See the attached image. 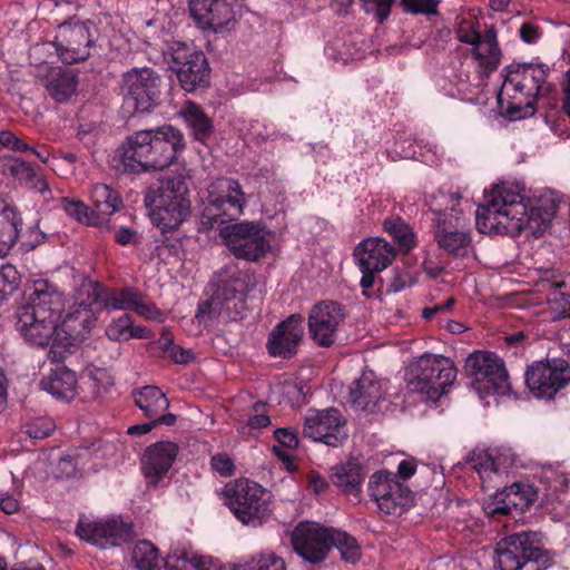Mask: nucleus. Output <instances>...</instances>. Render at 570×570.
<instances>
[{
  "label": "nucleus",
  "instance_id": "obj_42",
  "mask_svg": "<svg viewBox=\"0 0 570 570\" xmlns=\"http://www.w3.org/2000/svg\"><path fill=\"white\" fill-rule=\"evenodd\" d=\"M335 547L341 554V559L351 564H355L362 557V549L356 538L346 531L331 528V549Z\"/></svg>",
  "mask_w": 570,
  "mask_h": 570
},
{
  "label": "nucleus",
  "instance_id": "obj_52",
  "mask_svg": "<svg viewBox=\"0 0 570 570\" xmlns=\"http://www.w3.org/2000/svg\"><path fill=\"white\" fill-rule=\"evenodd\" d=\"M222 304L232 321L243 320L248 311L247 296L222 295Z\"/></svg>",
  "mask_w": 570,
  "mask_h": 570
},
{
  "label": "nucleus",
  "instance_id": "obj_47",
  "mask_svg": "<svg viewBox=\"0 0 570 570\" xmlns=\"http://www.w3.org/2000/svg\"><path fill=\"white\" fill-rule=\"evenodd\" d=\"M255 286V278L247 272H237L225 282L222 287V295H237V297L247 296L248 292Z\"/></svg>",
  "mask_w": 570,
  "mask_h": 570
},
{
  "label": "nucleus",
  "instance_id": "obj_50",
  "mask_svg": "<svg viewBox=\"0 0 570 570\" xmlns=\"http://www.w3.org/2000/svg\"><path fill=\"white\" fill-rule=\"evenodd\" d=\"M132 317L124 313L119 317L114 318L106 327V336L114 342L128 341V334Z\"/></svg>",
  "mask_w": 570,
  "mask_h": 570
},
{
  "label": "nucleus",
  "instance_id": "obj_8",
  "mask_svg": "<svg viewBox=\"0 0 570 570\" xmlns=\"http://www.w3.org/2000/svg\"><path fill=\"white\" fill-rule=\"evenodd\" d=\"M463 372L471 387L481 396H510L512 384L504 361L494 352L476 350L470 353Z\"/></svg>",
  "mask_w": 570,
  "mask_h": 570
},
{
  "label": "nucleus",
  "instance_id": "obj_45",
  "mask_svg": "<svg viewBox=\"0 0 570 570\" xmlns=\"http://www.w3.org/2000/svg\"><path fill=\"white\" fill-rule=\"evenodd\" d=\"M61 207L69 217L76 219L78 223L87 226L100 227L98 216L95 215L91 207L82 200L71 197H62Z\"/></svg>",
  "mask_w": 570,
  "mask_h": 570
},
{
  "label": "nucleus",
  "instance_id": "obj_62",
  "mask_svg": "<svg viewBox=\"0 0 570 570\" xmlns=\"http://www.w3.org/2000/svg\"><path fill=\"white\" fill-rule=\"evenodd\" d=\"M274 438L281 446L293 450L298 446V436L294 430L287 428H279L274 431Z\"/></svg>",
  "mask_w": 570,
  "mask_h": 570
},
{
  "label": "nucleus",
  "instance_id": "obj_3",
  "mask_svg": "<svg viewBox=\"0 0 570 570\" xmlns=\"http://www.w3.org/2000/svg\"><path fill=\"white\" fill-rule=\"evenodd\" d=\"M461 200L456 193L439 191L430 202V212L434 215V240L440 249L453 257H465L472 244Z\"/></svg>",
  "mask_w": 570,
  "mask_h": 570
},
{
  "label": "nucleus",
  "instance_id": "obj_1",
  "mask_svg": "<svg viewBox=\"0 0 570 570\" xmlns=\"http://www.w3.org/2000/svg\"><path fill=\"white\" fill-rule=\"evenodd\" d=\"M553 198H541L535 205L508 185L495 186L475 212V224L482 234H501L512 237L524 228L534 234L546 232L558 212Z\"/></svg>",
  "mask_w": 570,
  "mask_h": 570
},
{
  "label": "nucleus",
  "instance_id": "obj_39",
  "mask_svg": "<svg viewBox=\"0 0 570 570\" xmlns=\"http://www.w3.org/2000/svg\"><path fill=\"white\" fill-rule=\"evenodd\" d=\"M383 230L396 244L400 253L406 255L413 250L417 245V237L412 226L406 223L402 217L392 216L383 220Z\"/></svg>",
  "mask_w": 570,
  "mask_h": 570
},
{
  "label": "nucleus",
  "instance_id": "obj_19",
  "mask_svg": "<svg viewBox=\"0 0 570 570\" xmlns=\"http://www.w3.org/2000/svg\"><path fill=\"white\" fill-rule=\"evenodd\" d=\"M331 528L316 522H299L291 535L293 550L306 562H323L331 551Z\"/></svg>",
  "mask_w": 570,
  "mask_h": 570
},
{
  "label": "nucleus",
  "instance_id": "obj_64",
  "mask_svg": "<svg viewBox=\"0 0 570 570\" xmlns=\"http://www.w3.org/2000/svg\"><path fill=\"white\" fill-rule=\"evenodd\" d=\"M413 284V277L409 272H396L390 283V291L394 293L402 292Z\"/></svg>",
  "mask_w": 570,
  "mask_h": 570
},
{
  "label": "nucleus",
  "instance_id": "obj_61",
  "mask_svg": "<svg viewBox=\"0 0 570 570\" xmlns=\"http://www.w3.org/2000/svg\"><path fill=\"white\" fill-rule=\"evenodd\" d=\"M458 39L460 42L471 45L472 47H475L480 39H482L483 32L479 29V23H472L469 26V28H465L463 24H461L458 29Z\"/></svg>",
  "mask_w": 570,
  "mask_h": 570
},
{
  "label": "nucleus",
  "instance_id": "obj_31",
  "mask_svg": "<svg viewBox=\"0 0 570 570\" xmlns=\"http://www.w3.org/2000/svg\"><path fill=\"white\" fill-rule=\"evenodd\" d=\"M23 220L13 204L0 203V257L4 258L18 242Z\"/></svg>",
  "mask_w": 570,
  "mask_h": 570
},
{
  "label": "nucleus",
  "instance_id": "obj_20",
  "mask_svg": "<svg viewBox=\"0 0 570 570\" xmlns=\"http://www.w3.org/2000/svg\"><path fill=\"white\" fill-rule=\"evenodd\" d=\"M303 434L313 441L336 448L347 438L346 420L335 407L309 411L304 421Z\"/></svg>",
  "mask_w": 570,
  "mask_h": 570
},
{
  "label": "nucleus",
  "instance_id": "obj_55",
  "mask_svg": "<svg viewBox=\"0 0 570 570\" xmlns=\"http://www.w3.org/2000/svg\"><path fill=\"white\" fill-rule=\"evenodd\" d=\"M55 430V423L49 417H37L24 425V433L33 440L48 438Z\"/></svg>",
  "mask_w": 570,
  "mask_h": 570
},
{
  "label": "nucleus",
  "instance_id": "obj_7",
  "mask_svg": "<svg viewBox=\"0 0 570 570\" xmlns=\"http://www.w3.org/2000/svg\"><path fill=\"white\" fill-rule=\"evenodd\" d=\"M245 193L238 180L233 178H218L207 188V196L203 200L199 214L198 232H209L236 220L246 206Z\"/></svg>",
  "mask_w": 570,
  "mask_h": 570
},
{
  "label": "nucleus",
  "instance_id": "obj_5",
  "mask_svg": "<svg viewBox=\"0 0 570 570\" xmlns=\"http://www.w3.org/2000/svg\"><path fill=\"white\" fill-rule=\"evenodd\" d=\"M151 223L163 232H175L190 214L188 188L181 176H171L149 187L145 196Z\"/></svg>",
  "mask_w": 570,
  "mask_h": 570
},
{
  "label": "nucleus",
  "instance_id": "obj_36",
  "mask_svg": "<svg viewBox=\"0 0 570 570\" xmlns=\"http://www.w3.org/2000/svg\"><path fill=\"white\" fill-rule=\"evenodd\" d=\"M135 405L142 412L146 419L157 420L164 416L169 407V400L157 386L145 385L134 389L131 392Z\"/></svg>",
  "mask_w": 570,
  "mask_h": 570
},
{
  "label": "nucleus",
  "instance_id": "obj_26",
  "mask_svg": "<svg viewBox=\"0 0 570 570\" xmlns=\"http://www.w3.org/2000/svg\"><path fill=\"white\" fill-rule=\"evenodd\" d=\"M507 76L502 90L512 89L525 98L541 95L543 86L550 73V67L546 63H518L505 67Z\"/></svg>",
  "mask_w": 570,
  "mask_h": 570
},
{
  "label": "nucleus",
  "instance_id": "obj_40",
  "mask_svg": "<svg viewBox=\"0 0 570 570\" xmlns=\"http://www.w3.org/2000/svg\"><path fill=\"white\" fill-rule=\"evenodd\" d=\"M181 116L196 140L205 142L212 136L214 131L213 120L199 105L194 101H187L181 110Z\"/></svg>",
  "mask_w": 570,
  "mask_h": 570
},
{
  "label": "nucleus",
  "instance_id": "obj_27",
  "mask_svg": "<svg viewBox=\"0 0 570 570\" xmlns=\"http://www.w3.org/2000/svg\"><path fill=\"white\" fill-rule=\"evenodd\" d=\"M189 14L203 30L222 32L235 22L233 0H189Z\"/></svg>",
  "mask_w": 570,
  "mask_h": 570
},
{
  "label": "nucleus",
  "instance_id": "obj_60",
  "mask_svg": "<svg viewBox=\"0 0 570 570\" xmlns=\"http://www.w3.org/2000/svg\"><path fill=\"white\" fill-rule=\"evenodd\" d=\"M0 145L4 148H8L13 151L18 153H24L29 151L30 146L18 138L12 131L10 130H1L0 131Z\"/></svg>",
  "mask_w": 570,
  "mask_h": 570
},
{
  "label": "nucleus",
  "instance_id": "obj_25",
  "mask_svg": "<svg viewBox=\"0 0 570 570\" xmlns=\"http://www.w3.org/2000/svg\"><path fill=\"white\" fill-rule=\"evenodd\" d=\"M304 334L303 315L299 313L292 314L271 331L266 350L273 357L291 360L297 354Z\"/></svg>",
  "mask_w": 570,
  "mask_h": 570
},
{
  "label": "nucleus",
  "instance_id": "obj_18",
  "mask_svg": "<svg viewBox=\"0 0 570 570\" xmlns=\"http://www.w3.org/2000/svg\"><path fill=\"white\" fill-rule=\"evenodd\" d=\"M76 534L91 546L107 549L131 541L135 531L132 523L125 522L121 518L99 521H89L81 518L77 523Z\"/></svg>",
  "mask_w": 570,
  "mask_h": 570
},
{
  "label": "nucleus",
  "instance_id": "obj_57",
  "mask_svg": "<svg viewBox=\"0 0 570 570\" xmlns=\"http://www.w3.org/2000/svg\"><path fill=\"white\" fill-rule=\"evenodd\" d=\"M80 456L78 454H67L57 463L56 473L58 478H73L80 470Z\"/></svg>",
  "mask_w": 570,
  "mask_h": 570
},
{
  "label": "nucleus",
  "instance_id": "obj_59",
  "mask_svg": "<svg viewBox=\"0 0 570 570\" xmlns=\"http://www.w3.org/2000/svg\"><path fill=\"white\" fill-rule=\"evenodd\" d=\"M212 469L222 476H230L235 472V464L226 453H217L210 459Z\"/></svg>",
  "mask_w": 570,
  "mask_h": 570
},
{
  "label": "nucleus",
  "instance_id": "obj_24",
  "mask_svg": "<svg viewBox=\"0 0 570 570\" xmlns=\"http://www.w3.org/2000/svg\"><path fill=\"white\" fill-rule=\"evenodd\" d=\"M540 488L529 483L517 482L497 491L487 503L484 510L491 518L510 514L513 510L524 512L534 502L541 501Z\"/></svg>",
  "mask_w": 570,
  "mask_h": 570
},
{
  "label": "nucleus",
  "instance_id": "obj_44",
  "mask_svg": "<svg viewBox=\"0 0 570 570\" xmlns=\"http://www.w3.org/2000/svg\"><path fill=\"white\" fill-rule=\"evenodd\" d=\"M234 570H286L283 558L272 551L255 553L234 566Z\"/></svg>",
  "mask_w": 570,
  "mask_h": 570
},
{
  "label": "nucleus",
  "instance_id": "obj_33",
  "mask_svg": "<svg viewBox=\"0 0 570 570\" xmlns=\"http://www.w3.org/2000/svg\"><path fill=\"white\" fill-rule=\"evenodd\" d=\"M91 209L100 220V227L109 223V217L124 207L118 190L106 184H95L90 190Z\"/></svg>",
  "mask_w": 570,
  "mask_h": 570
},
{
  "label": "nucleus",
  "instance_id": "obj_35",
  "mask_svg": "<svg viewBox=\"0 0 570 570\" xmlns=\"http://www.w3.org/2000/svg\"><path fill=\"white\" fill-rule=\"evenodd\" d=\"M381 395V383L372 371L364 372L350 389V401L360 410H370L375 406Z\"/></svg>",
  "mask_w": 570,
  "mask_h": 570
},
{
  "label": "nucleus",
  "instance_id": "obj_37",
  "mask_svg": "<svg viewBox=\"0 0 570 570\" xmlns=\"http://www.w3.org/2000/svg\"><path fill=\"white\" fill-rule=\"evenodd\" d=\"M56 363V367L51 368L49 374L41 379L40 385L42 390L57 399L70 400L75 395L77 385L76 373L60 365L61 362Z\"/></svg>",
  "mask_w": 570,
  "mask_h": 570
},
{
  "label": "nucleus",
  "instance_id": "obj_21",
  "mask_svg": "<svg viewBox=\"0 0 570 570\" xmlns=\"http://www.w3.org/2000/svg\"><path fill=\"white\" fill-rule=\"evenodd\" d=\"M179 448L171 441H158L148 445L140 459V470L147 489L169 484V471L178 455Z\"/></svg>",
  "mask_w": 570,
  "mask_h": 570
},
{
  "label": "nucleus",
  "instance_id": "obj_6",
  "mask_svg": "<svg viewBox=\"0 0 570 570\" xmlns=\"http://www.w3.org/2000/svg\"><path fill=\"white\" fill-rule=\"evenodd\" d=\"M90 282L81 287V299L70 305L62 318L60 333L49 348L48 357L52 362H63L67 354L73 353L75 348L88 337L98 321V302H90Z\"/></svg>",
  "mask_w": 570,
  "mask_h": 570
},
{
  "label": "nucleus",
  "instance_id": "obj_15",
  "mask_svg": "<svg viewBox=\"0 0 570 570\" xmlns=\"http://www.w3.org/2000/svg\"><path fill=\"white\" fill-rule=\"evenodd\" d=\"M163 77L153 68H132L122 75L125 102L134 112H150L160 104Z\"/></svg>",
  "mask_w": 570,
  "mask_h": 570
},
{
  "label": "nucleus",
  "instance_id": "obj_12",
  "mask_svg": "<svg viewBox=\"0 0 570 570\" xmlns=\"http://www.w3.org/2000/svg\"><path fill=\"white\" fill-rule=\"evenodd\" d=\"M224 243L238 259L258 262L271 249V233L261 222H239L220 229Z\"/></svg>",
  "mask_w": 570,
  "mask_h": 570
},
{
  "label": "nucleus",
  "instance_id": "obj_49",
  "mask_svg": "<svg viewBox=\"0 0 570 570\" xmlns=\"http://www.w3.org/2000/svg\"><path fill=\"white\" fill-rule=\"evenodd\" d=\"M395 1L396 0H360L363 11L372 16L379 24H383L389 19Z\"/></svg>",
  "mask_w": 570,
  "mask_h": 570
},
{
  "label": "nucleus",
  "instance_id": "obj_4",
  "mask_svg": "<svg viewBox=\"0 0 570 570\" xmlns=\"http://www.w3.org/2000/svg\"><path fill=\"white\" fill-rule=\"evenodd\" d=\"M500 570H547L554 563V552L546 547L540 531H520L502 538L495 548Z\"/></svg>",
  "mask_w": 570,
  "mask_h": 570
},
{
  "label": "nucleus",
  "instance_id": "obj_9",
  "mask_svg": "<svg viewBox=\"0 0 570 570\" xmlns=\"http://www.w3.org/2000/svg\"><path fill=\"white\" fill-rule=\"evenodd\" d=\"M224 503L234 517L246 525H262L271 514L267 491L257 482L240 478L223 489Z\"/></svg>",
  "mask_w": 570,
  "mask_h": 570
},
{
  "label": "nucleus",
  "instance_id": "obj_56",
  "mask_svg": "<svg viewBox=\"0 0 570 570\" xmlns=\"http://www.w3.org/2000/svg\"><path fill=\"white\" fill-rule=\"evenodd\" d=\"M401 4L412 14H438L440 0H401Z\"/></svg>",
  "mask_w": 570,
  "mask_h": 570
},
{
  "label": "nucleus",
  "instance_id": "obj_23",
  "mask_svg": "<svg viewBox=\"0 0 570 570\" xmlns=\"http://www.w3.org/2000/svg\"><path fill=\"white\" fill-rule=\"evenodd\" d=\"M92 43L88 26L80 21L62 24L53 41L58 57L67 65L87 60Z\"/></svg>",
  "mask_w": 570,
  "mask_h": 570
},
{
  "label": "nucleus",
  "instance_id": "obj_14",
  "mask_svg": "<svg viewBox=\"0 0 570 570\" xmlns=\"http://www.w3.org/2000/svg\"><path fill=\"white\" fill-rule=\"evenodd\" d=\"M171 69L187 92H195L208 87L210 67L205 53L194 45L175 41L169 47Z\"/></svg>",
  "mask_w": 570,
  "mask_h": 570
},
{
  "label": "nucleus",
  "instance_id": "obj_38",
  "mask_svg": "<svg viewBox=\"0 0 570 570\" xmlns=\"http://www.w3.org/2000/svg\"><path fill=\"white\" fill-rule=\"evenodd\" d=\"M473 57L480 62L484 72L494 71L501 61V49L498 43L497 29L492 24L488 27L479 43L471 49Z\"/></svg>",
  "mask_w": 570,
  "mask_h": 570
},
{
  "label": "nucleus",
  "instance_id": "obj_53",
  "mask_svg": "<svg viewBox=\"0 0 570 570\" xmlns=\"http://www.w3.org/2000/svg\"><path fill=\"white\" fill-rule=\"evenodd\" d=\"M148 421L140 424H135L128 428L127 433L132 436H140L149 433L153 429L158 425L171 426L176 423L177 416L173 413L167 412L164 416L157 420L147 419Z\"/></svg>",
  "mask_w": 570,
  "mask_h": 570
},
{
  "label": "nucleus",
  "instance_id": "obj_29",
  "mask_svg": "<svg viewBox=\"0 0 570 570\" xmlns=\"http://www.w3.org/2000/svg\"><path fill=\"white\" fill-rule=\"evenodd\" d=\"M27 304L19 309L40 313H50L52 316H61L65 306L63 292L51 281L47 278L33 279L27 287Z\"/></svg>",
  "mask_w": 570,
  "mask_h": 570
},
{
  "label": "nucleus",
  "instance_id": "obj_43",
  "mask_svg": "<svg viewBox=\"0 0 570 570\" xmlns=\"http://www.w3.org/2000/svg\"><path fill=\"white\" fill-rule=\"evenodd\" d=\"M79 80L71 71L59 72L52 76L47 89L53 100L59 104L67 102L77 91Z\"/></svg>",
  "mask_w": 570,
  "mask_h": 570
},
{
  "label": "nucleus",
  "instance_id": "obj_28",
  "mask_svg": "<svg viewBox=\"0 0 570 570\" xmlns=\"http://www.w3.org/2000/svg\"><path fill=\"white\" fill-rule=\"evenodd\" d=\"M60 317L52 316L50 313L28 312L18 309L16 327L23 338L33 346L45 347L52 345L55 338L59 335L58 320Z\"/></svg>",
  "mask_w": 570,
  "mask_h": 570
},
{
  "label": "nucleus",
  "instance_id": "obj_54",
  "mask_svg": "<svg viewBox=\"0 0 570 570\" xmlns=\"http://www.w3.org/2000/svg\"><path fill=\"white\" fill-rule=\"evenodd\" d=\"M472 468L478 472L482 483L491 480V475H498V465L489 453H480L475 459L471 460Z\"/></svg>",
  "mask_w": 570,
  "mask_h": 570
},
{
  "label": "nucleus",
  "instance_id": "obj_17",
  "mask_svg": "<svg viewBox=\"0 0 570 570\" xmlns=\"http://www.w3.org/2000/svg\"><path fill=\"white\" fill-rule=\"evenodd\" d=\"M524 382L535 397L552 399L570 383V365L563 358L547 357L528 367Z\"/></svg>",
  "mask_w": 570,
  "mask_h": 570
},
{
  "label": "nucleus",
  "instance_id": "obj_30",
  "mask_svg": "<svg viewBox=\"0 0 570 570\" xmlns=\"http://www.w3.org/2000/svg\"><path fill=\"white\" fill-rule=\"evenodd\" d=\"M396 257V247L383 237H368L360 242L353 250L357 267L383 272Z\"/></svg>",
  "mask_w": 570,
  "mask_h": 570
},
{
  "label": "nucleus",
  "instance_id": "obj_46",
  "mask_svg": "<svg viewBox=\"0 0 570 570\" xmlns=\"http://www.w3.org/2000/svg\"><path fill=\"white\" fill-rule=\"evenodd\" d=\"M405 141L400 146L402 157L417 159L425 164H434L438 160V154L435 146L425 142L424 140L415 141L410 144L407 148L404 147Z\"/></svg>",
  "mask_w": 570,
  "mask_h": 570
},
{
  "label": "nucleus",
  "instance_id": "obj_11",
  "mask_svg": "<svg viewBox=\"0 0 570 570\" xmlns=\"http://www.w3.org/2000/svg\"><path fill=\"white\" fill-rule=\"evenodd\" d=\"M90 302H98V308L115 311H132L139 316L161 322L163 312L138 287H111L97 281H90Z\"/></svg>",
  "mask_w": 570,
  "mask_h": 570
},
{
  "label": "nucleus",
  "instance_id": "obj_22",
  "mask_svg": "<svg viewBox=\"0 0 570 570\" xmlns=\"http://www.w3.org/2000/svg\"><path fill=\"white\" fill-rule=\"evenodd\" d=\"M345 320L344 306L335 301H322L315 304L308 314L311 338L321 347L332 346L338 327Z\"/></svg>",
  "mask_w": 570,
  "mask_h": 570
},
{
  "label": "nucleus",
  "instance_id": "obj_16",
  "mask_svg": "<svg viewBox=\"0 0 570 570\" xmlns=\"http://www.w3.org/2000/svg\"><path fill=\"white\" fill-rule=\"evenodd\" d=\"M367 493L377 509L387 515H401L413 501L412 490L387 470L376 471L370 476Z\"/></svg>",
  "mask_w": 570,
  "mask_h": 570
},
{
  "label": "nucleus",
  "instance_id": "obj_2",
  "mask_svg": "<svg viewBox=\"0 0 570 570\" xmlns=\"http://www.w3.org/2000/svg\"><path fill=\"white\" fill-rule=\"evenodd\" d=\"M184 134L173 125L138 130L120 148V170L141 174L169 167L185 150Z\"/></svg>",
  "mask_w": 570,
  "mask_h": 570
},
{
  "label": "nucleus",
  "instance_id": "obj_48",
  "mask_svg": "<svg viewBox=\"0 0 570 570\" xmlns=\"http://www.w3.org/2000/svg\"><path fill=\"white\" fill-rule=\"evenodd\" d=\"M548 313L553 322L570 318V293L561 291L550 293L548 297Z\"/></svg>",
  "mask_w": 570,
  "mask_h": 570
},
{
  "label": "nucleus",
  "instance_id": "obj_51",
  "mask_svg": "<svg viewBox=\"0 0 570 570\" xmlns=\"http://www.w3.org/2000/svg\"><path fill=\"white\" fill-rule=\"evenodd\" d=\"M21 276L18 269L11 265L6 264L0 268V293L3 296L12 295L19 287Z\"/></svg>",
  "mask_w": 570,
  "mask_h": 570
},
{
  "label": "nucleus",
  "instance_id": "obj_58",
  "mask_svg": "<svg viewBox=\"0 0 570 570\" xmlns=\"http://www.w3.org/2000/svg\"><path fill=\"white\" fill-rule=\"evenodd\" d=\"M105 226L114 232V239L120 246L138 245L141 242V235L136 229L110 226L109 223Z\"/></svg>",
  "mask_w": 570,
  "mask_h": 570
},
{
  "label": "nucleus",
  "instance_id": "obj_63",
  "mask_svg": "<svg viewBox=\"0 0 570 570\" xmlns=\"http://www.w3.org/2000/svg\"><path fill=\"white\" fill-rule=\"evenodd\" d=\"M542 36V29L531 22H524L519 29V37L525 43H535Z\"/></svg>",
  "mask_w": 570,
  "mask_h": 570
},
{
  "label": "nucleus",
  "instance_id": "obj_13",
  "mask_svg": "<svg viewBox=\"0 0 570 570\" xmlns=\"http://www.w3.org/2000/svg\"><path fill=\"white\" fill-rule=\"evenodd\" d=\"M131 561L138 570H219L210 558L197 557L183 551H170L163 560L159 550L147 540L138 541L131 552Z\"/></svg>",
  "mask_w": 570,
  "mask_h": 570
},
{
  "label": "nucleus",
  "instance_id": "obj_34",
  "mask_svg": "<svg viewBox=\"0 0 570 570\" xmlns=\"http://www.w3.org/2000/svg\"><path fill=\"white\" fill-rule=\"evenodd\" d=\"M540 483L543 485L540 493V507L549 510L559 500L560 494L568 491L570 484V473L562 469L561 465L550 466L542 471Z\"/></svg>",
  "mask_w": 570,
  "mask_h": 570
},
{
  "label": "nucleus",
  "instance_id": "obj_10",
  "mask_svg": "<svg viewBox=\"0 0 570 570\" xmlns=\"http://www.w3.org/2000/svg\"><path fill=\"white\" fill-rule=\"evenodd\" d=\"M455 379L456 368L450 358L424 354L410 370L409 386L412 391L426 394L428 399L436 402L448 393Z\"/></svg>",
  "mask_w": 570,
  "mask_h": 570
},
{
  "label": "nucleus",
  "instance_id": "obj_41",
  "mask_svg": "<svg viewBox=\"0 0 570 570\" xmlns=\"http://www.w3.org/2000/svg\"><path fill=\"white\" fill-rule=\"evenodd\" d=\"M6 171L20 184L40 193L48 189L47 183L38 175L35 167L21 158H9L4 163Z\"/></svg>",
  "mask_w": 570,
  "mask_h": 570
},
{
  "label": "nucleus",
  "instance_id": "obj_32",
  "mask_svg": "<svg viewBox=\"0 0 570 570\" xmlns=\"http://www.w3.org/2000/svg\"><path fill=\"white\" fill-rule=\"evenodd\" d=\"M365 473L362 464L355 460L335 465L332 469L331 481L344 494L358 498L362 492Z\"/></svg>",
  "mask_w": 570,
  "mask_h": 570
}]
</instances>
